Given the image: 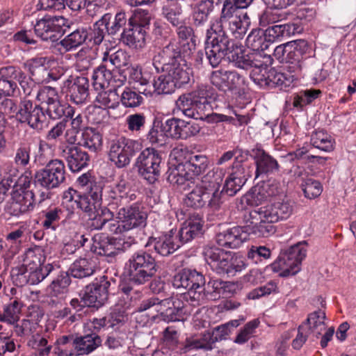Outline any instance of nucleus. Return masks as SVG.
<instances>
[{"label":"nucleus","mask_w":356,"mask_h":356,"mask_svg":"<svg viewBox=\"0 0 356 356\" xmlns=\"http://www.w3.org/2000/svg\"><path fill=\"white\" fill-rule=\"evenodd\" d=\"M267 221L277 222L288 219L293 211V202L288 199H283L265 206Z\"/></svg>","instance_id":"obj_29"},{"label":"nucleus","mask_w":356,"mask_h":356,"mask_svg":"<svg viewBox=\"0 0 356 356\" xmlns=\"http://www.w3.org/2000/svg\"><path fill=\"white\" fill-rule=\"evenodd\" d=\"M89 81L85 76H70L61 86V92L70 100L79 105L85 103L89 95Z\"/></svg>","instance_id":"obj_19"},{"label":"nucleus","mask_w":356,"mask_h":356,"mask_svg":"<svg viewBox=\"0 0 356 356\" xmlns=\"http://www.w3.org/2000/svg\"><path fill=\"white\" fill-rule=\"evenodd\" d=\"M124 269L131 282L142 285L150 281L155 275L157 265L150 254L139 250L130 256Z\"/></svg>","instance_id":"obj_6"},{"label":"nucleus","mask_w":356,"mask_h":356,"mask_svg":"<svg viewBox=\"0 0 356 356\" xmlns=\"http://www.w3.org/2000/svg\"><path fill=\"white\" fill-rule=\"evenodd\" d=\"M194 53V42L181 45L176 38H172L154 56L153 65L157 72L161 70L165 73L177 88H180L190 81L191 70L186 65L185 58Z\"/></svg>","instance_id":"obj_1"},{"label":"nucleus","mask_w":356,"mask_h":356,"mask_svg":"<svg viewBox=\"0 0 356 356\" xmlns=\"http://www.w3.org/2000/svg\"><path fill=\"white\" fill-rule=\"evenodd\" d=\"M36 98L40 102V108L42 110L45 106H49L59 100L56 89L50 86H44L38 90Z\"/></svg>","instance_id":"obj_55"},{"label":"nucleus","mask_w":356,"mask_h":356,"mask_svg":"<svg viewBox=\"0 0 356 356\" xmlns=\"http://www.w3.org/2000/svg\"><path fill=\"white\" fill-rule=\"evenodd\" d=\"M34 197V193L31 191L17 187L12 193L7 211L14 216H19L32 211L35 204Z\"/></svg>","instance_id":"obj_21"},{"label":"nucleus","mask_w":356,"mask_h":356,"mask_svg":"<svg viewBox=\"0 0 356 356\" xmlns=\"http://www.w3.org/2000/svg\"><path fill=\"white\" fill-rule=\"evenodd\" d=\"M108 156L117 168H122L129 165L132 157L140 149V143L134 140L121 136L108 143Z\"/></svg>","instance_id":"obj_8"},{"label":"nucleus","mask_w":356,"mask_h":356,"mask_svg":"<svg viewBox=\"0 0 356 356\" xmlns=\"http://www.w3.org/2000/svg\"><path fill=\"white\" fill-rule=\"evenodd\" d=\"M79 144L91 151L95 152L102 145V136L100 133L92 127L85 128L81 133Z\"/></svg>","instance_id":"obj_43"},{"label":"nucleus","mask_w":356,"mask_h":356,"mask_svg":"<svg viewBox=\"0 0 356 356\" xmlns=\"http://www.w3.org/2000/svg\"><path fill=\"white\" fill-rule=\"evenodd\" d=\"M213 23L216 24L217 29L224 26L229 29L230 35L235 39H241L250 25V19L247 12L237 8L234 0H225L220 18Z\"/></svg>","instance_id":"obj_5"},{"label":"nucleus","mask_w":356,"mask_h":356,"mask_svg":"<svg viewBox=\"0 0 356 356\" xmlns=\"http://www.w3.org/2000/svg\"><path fill=\"white\" fill-rule=\"evenodd\" d=\"M225 170L216 168L208 172L201 178V181L186 195L184 204L191 208L200 209L207 205L213 211L219 210L224 202L225 197L220 191Z\"/></svg>","instance_id":"obj_2"},{"label":"nucleus","mask_w":356,"mask_h":356,"mask_svg":"<svg viewBox=\"0 0 356 356\" xmlns=\"http://www.w3.org/2000/svg\"><path fill=\"white\" fill-rule=\"evenodd\" d=\"M129 188L125 180H120L104 189V202L105 206L115 212L118 209L134 200V194L129 195Z\"/></svg>","instance_id":"obj_18"},{"label":"nucleus","mask_w":356,"mask_h":356,"mask_svg":"<svg viewBox=\"0 0 356 356\" xmlns=\"http://www.w3.org/2000/svg\"><path fill=\"white\" fill-rule=\"evenodd\" d=\"M52 268V266L48 264L40 268L26 269L21 276L25 278V283L35 285L42 282L50 273Z\"/></svg>","instance_id":"obj_51"},{"label":"nucleus","mask_w":356,"mask_h":356,"mask_svg":"<svg viewBox=\"0 0 356 356\" xmlns=\"http://www.w3.org/2000/svg\"><path fill=\"white\" fill-rule=\"evenodd\" d=\"M64 216L63 210L59 207H50L42 211V227L46 229L55 231Z\"/></svg>","instance_id":"obj_44"},{"label":"nucleus","mask_w":356,"mask_h":356,"mask_svg":"<svg viewBox=\"0 0 356 356\" xmlns=\"http://www.w3.org/2000/svg\"><path fill=\"white\" fill-rule=\"evenodd\" d=\"M58 149L60 156L65 159L69 169L72 172H79L88 167L90 156L79 147L62 145Z\"/></svg>","instance_id":"obj_24"},{"label":"nucleus","mask_w":356,"mask_h":356,"mask_svg":"<svg viewBox=\"0 0 356 356\" xmlns=\"http://www.w3.org/2000/svg\"><path fill=\"white\" fill-rule=\"evenodd\" d=\"M92 78L93 88L98 91L107 88L113 81V76L108 65L103 63L94 70Z\"/></svg>","instance_id":"obj_41"},{"label":"nucleus","mask_w":356,"mask_h":356,"mask_svg":"<svg viewBox=\"0 0 356 356\" xmlns=\"http://www.w3.org/2000/svg\"><path fill=\"white\" fill-rule=\"evenodd\" d=\"M70 284V279L67 275H60L54 280L47 289L49 296L58 297L63 293Z\"/></svg>","instance_id":"obj_59"},{"label":"nucleus","mask_w":356,"mask_h":356,"mask_svg":"<svg viewBox=\"0 0 356 356\" xmlns=\"http://www.w3.org/2000/svg\"><path fill=\"white\" fill-rule=\"evenodd\" d=\"M192 7V20L195 26H204L209 19L211 13L213 10V6L209 1H200Z\"/></svg>","instance_id":"obj_39"},{"label":"nucleus","mask_w":356,"mask_h":356,"mask_svg":"<svg viewBox=\"0 0 356 356\" xmlns=\"http://www.w3.org/2000/svg\"><path fill=\"white\" fill-rule=\"evenodd\" d=\"M203 221L199 215L191 217L186 220L179 232V240L180 245L186 243L197 234H199L202 229Z\"/></svg>","instance_id":"obj_35"},{"label":"nucleus","mask_w":356,"mask_h":356,"mask_svg":"<svg viewBox=\"0 0 356 356\" xmlns=\"http://www.w3.org/2000/svg\"><path fill=\"white\" fill-rule=\"evenodd\" d=\"M102 344L101 337L92 333L84 336L76 337L74 340V352L76 355H89Z\"/></svg>","instance_id":"obj_34"},{"label":"nucleus","mask_w":356,"mask_h":356,"mask_svg":"<svg viewBox=\"0 0 356 356\" xmlns=\"http://www.w3.org/2000/svg\"><path fill=\"white\" fill-rule=\"evenodd\" d=\"M171 156L175 160L182 162L194 181L207 170L209 165V159L206 155L191 152L187 147L174 148Z\"/></svg>","instance_id":"obj_10"},{"label":"nucleus","mask_w":356,"mask_h":356,"mask_svg":"<svg viewBox=\"0 0 356 356\" xmlns=\"http://www.w3.org/2000/svg\"><path fill=\"white\" fill-rule=\"evenodd\" d=\"M48 57H35L28 61L32 79L38 83H47Z\"/></svg>","instance_id":"obj_37"},{"label":"nucleus","mask_w":356,"mask_h":356,"mask_svg":"<svg viewBox=\"0 0 356 356\" xmlns=\"http://www.w3.org/2000/svg\"><path fill=\"white\" fill-rule=\"evenodd\" d=\"M129 81L137 84L140 92L146 97L152 95V88L150 84L152 76L149 72L143 71L139 66H132L129 70Z\"/></svg>","instance_id":"obj_31"},{"label":"nucleus","mask_w":356,"mask_h":356,"mask_svg":"<svg viewBox=\"0 0 356 356\" xmlns=\"http://www.w3.org/2000/svg\"><path fill=\"white\" fill-rule=\"evenodd\" d=\"M65 118L71 120V128L65 131V139L68 144L73 145L76 142V135L81 129L83 117L81 113L76 114L73 107L67 106Z\"/></svg>","instance_id":"obj_36"},{"label":"nucleus","mask_w":356,"mask_h":356,"mask_svg":"<svg viewBox=\"0 0 356 356\" xmlns=\"http://www.w3.org/2000/svg\"><path fill=\"white\" fill-rule=\"evenodd\" d=\"M177 164L172 165L167 172V180L173 186H181L186 184V181L195 183L192 177L186 171L184 164L181 161H177Z\"/></svg>","instance_id":"obj_38"},{"label":"nucleus","mask_w":356,"mask_h":356,"mask_svg":"<svg viewBox=\"0 0 356 356\" xmlns=\"http://www.w3.org/2000/svg\"><path fill=\"white\" fill-rule=\"evenodd\" d=\"M31 147L29 144L21 143L15 149L14 163L18 168H26L30 162Z\"/></svg>","instance_id":"obj_60"},{"label":"nucleus","mask_w":356,"mask_h":356,"mask_svg":"<svg viewBox=\"0 0 356 356\" xmlns=\"http://www.w3.org/2000/svg\"><path fill=\"white\" fill-rule=\"evenodd\" d=\"M45 115L40 106L33 105V102L24 98L21 101L16 119L20 123H26L31 128L40 131L42 129Z\"/></svg>","instance_id":"obj_20"},{"label":"nucleus","mask_w":356,"mask_h":356,"mask_svg":"<svg viewBox=\"0 0 356 356\" xmlns=\"http://www.w3.org/2000/svg\"><path fill=\"white\" fill-rule=\"evenodd\" d=\"M87 38L88 33L86 29L79 28L67 35L61 40L60 44L67 51H70L81 45Z\"/></svg>","instance_id":"obj_52"},{"label":"nucleus","mask_w":356,"mask_h":356,"mask_svg":"<svg viewBox=\"0 0 356 356\" xmlns=\"http://www.w3.org/2000/svg\"><path fill=\"white\" fill-rule=\"evenodd\" d=\"M251 51H236L229 57V61L238 68L248 69L251 67Z\"/></svg>","instance_id":"obj_63"},{"label":"nucleus","mask_w":356,"mask_h":356,"mask_svg":"<svg viewBox=\"0 0 356 356\" xmlns=\"http://www.w3.org/2000/svg\"><path fill=\"white\" fill-rule=\"evenodd\" d=\"M308 45L305 40L291 41L287 42L286 57L284 63L303 61V54Z\"/></svg>","instance_id":"obj_47"},{"label":"nucleus","mask_w":356,"mask_h":356,"mask_svg":"<svg viewBox=\"0 0 356 356\" xmlns=\"http://www.w3.org/2000/svg\"><path fill=\"white\" fill-rule=\"evenodd\" d=\"M47 340L40 335H33L32 339L28 342V345L35 349L34 356H48L51 346H47Z\"/></svg>","instance_id":"obj_61"},{"label":"nucleus","mask_w":356,"mask_h":356,"mask_svg":"<svg viewBox=\"0 0 356 356\" xmlns=\"http://www.w3.org/2000/svg\"><path fill=\"white\" fill-rule=\"evenodd\" d=\"M114 213L106 206L99 207L96 212L88 216V225L91 229H102L107 222L113 218Z\"/></svg>","instance_id":"obj_40"},{"label":"nucleus","mask_w":356,"mask_h":356,"mask_svg":"<svg viewBox=\"0 0 356 356\" xmlns=\"http://www.w3.org/2000/svg\"><path fill=\"white\" fill-rule=\"evenodd\" d=\"M94 271V264L87 259L76 260L70 268V275L79 279L92 275Z\"/></svg>","instance_id":"obj_49"},{"label":"nucleus","mask_w":356,"mask_h":356,"mask_svg":"<svg viewBox=\"0 0 356 356\" xmlns=\"http://www.w3.org/2000/svg\"><path fill=\"white\" fill-rule=\"evenodd\" d=\"M230 284L220 280H211L207 284L202 286L199 293L196 295V302L198 304H204L207 301L218 300L222 296L225 295V290Z\"/></svg>","instance_id":"obj_28"},{"label":"nucleus","mask_w":356,"mask_h":356,"mask_svg":"<svg viewBox=\"0 0 356 356\" xmlns=\"http://www.w3.org/2000/svg\"><path fill=\"white\" fill-rule=\"evenodd\" d=\"M260 324V321L257 318L248 322L236 335L234 342L237 344H243L250 339L254 337L257 328Z\"/></svg>","instance_id":"obj_58"},{"label":"nucleus","mask_w":356,"mask_h":356,"mask_svg":"<svg viewBox=\"0 0 356 356\" xmlns=\"http://www.w3.org/2000/svg\"><path fill=\"white\" fill-rule=\"evenodd\" d=\"M307 243L302 241L282 250L270 265L271 270L280 277L295 275L301 270V263L307 255Z\"/></svg>","instance_id":"obj_7"},{"label":"nucleus","mask_w":356,"mask_h":356,"mask_svg":"<svg viewBox=\"0 0 356 356\" xmlns=\"http://www.w3.org/2000/svg\"><path fill=\"white\" fill-rule=\"evenodd\" d=\"M209 78L213 86L224 92H236L246 85L245 77L234 70L218 69L213 71Z\"/></svg>","instance_id":"obj_15"},{"label":"nucleus","mask_w":356,"mask_h":356,"mask_svg":"<svg viewBox=\"0 0 356 356\" xmlns=\"http://www.w3.org/2000/svg\"><path fill=\"white\" fill-rule=\"evenodd\" d=\"M212 90L208 86H200L194 91L181 95L176 101V108L191 118L204 119L211 111L209 99Z\"/></svg>","instance_id":"obj_3"},{"label":"nucleus","mask_w":356,"mask_h":356,"mask_svg":"<svg viewBox=\"0 0 356 356\" xmlns=\"http://www.w3.org/2000/svg\"><path fill=\"white\" fill-rule=\"evenodd\" d=\"M245 169L239 162L234 163L232 171L225 180L222 190L227 195L234 196L238 192L248 179ZM224 195V194L222 193Z\"/></svg>","instance_id":"obj_26"},{"label":"nucleus","mask_w":356,"mask_h":356,"mask_svg":"<svg viewBox=\"0 0 356 356\" xmlns=\"http://www.w3.org/2000/svg\"><path fill=\"white\" fill-rule=\"evenodd\" d=\"M161 160L159 152L151 147L145 148L137 158L139 172L149 183L153 184L158 179Z\"/></svg>","instance_id":"obj_12"},{"label":"nucleus","mask_w":356,"mask_h":356,"mask_svg":"<svg viewBox=\"0 0 356 356\" xmlns=\"http://www.w3.org/2000/svg\"><path fill=\"white\" fill-rule=\"evenodd\" d=\"M325 313L321 310L315 311L310 313L307 319L302 323L301 325H305V330L312 338L318 339L321 336V346L325 348L327 343L332 339L334 333L333 327L326 329L325 323Z\"/></svg>","instance_id":"obj_14"},{"label":"nucleus","mask_w":356,"mask_h":356,"mask_svg":"<svg viewBox=\"0 0 356 356\" xmlns=\"http://www.w3.org/2000/svg\"><path fill=\"white\" fill-rule=\"evenodd\" d=\"M70 28L69 20L64 17L46 15L37 21L34 25V31L42 40L55 42Z\"/></svg>","instance_id":"obj_9"},{"label":"nucleus","mask_w":356,"mask_h":356,"mask_svg":"<svg viewBox=\"0 0 356 356\" xmlns=\"http://www.w3.org/2000/svg\"><path fill=\"white\" fill-rule=\"evenodd\" d=\"M95 101L99 107L115 108L119 105V95L116 90H99Z\"/></svg>","instance_id":"obj_53"},{"label":"nucleus","mask_w":356,"mask_h":356,"mask_svg":"<svg viewBox=\"0 0 356 356\" xmlns=\"http://www.w3.org/2000/svg\"><path fill=\"white\" fill-rule=\"evenodd\" d=\"M179 300L175 301L172 298H165L161 300V308L158 312L168 321H176L179 320L181 309L179 307Z\"/></svg>","instance_id":"obj_46"},{"label":"nucleus","mask_w":356,"mask_h":356,"mask_svg":"<svg viewBox=\"0 0 356 356\" xmlns=\"http://www.w3.org/2000/svg\"><path fill=\"white\" fill-rule=\"evenodd\" d=\"M266 37V33L262 31L254 30L248 35L246 45L252 51L264 52L271 44Z\"/></svg>","instance_id":"obj_45"},{"label":"nucleus","mask_w":356,"mask_h":356,"mask_svg":"<svg viewBox=\"0 0 356 356\" xmlns=\"http://www.w3.org/2000/svg\"><path fill=\"white\" fill-rule=\"evenodd\" d=\"M163 127L168 136L174 139H187L196 136L200 131L197 123L175 118L165 120Z\"/></svg>","instance_id":"obj_22"},{"label":"nucleus","mask_w":356,"mask_h":356,"mask_svg":"<svg viewBox=\"0 0 356 356\" xmlns=\"http://www.w3.org/2000/svg\"><path fill=\"white\" fill-rule=\"evenodd\" d=\"M110 280L105 275L96 278L86 287L82 294V301L87 307H99L104 305L108 298Z\"/></svg>","instance_id":"obj_16"},{"label":"nucleus","mask_w":356,"mask_h":356,"mask_svg":"<svg viewBox=\"0 0 356 356\" xmlns=\"http://www.w3.org/2000/svg\"><path fill=\"white\" fill-rule=\"evenodd\" d=\"M168 136L163 124L159 121H154L147 134V139L152 145L162 146L165 144Z\"/></svg>","instance_id":"obj_54"},{"label":"nucleus","mask_w":356,"mask_h":356,"mask_svg":"<svg viewBox=\"0 0 356 356\" xmlns=\"http://www.w3.org/2000/svg\"><path fill=\"white\" fill-rule=\"evenodd\" d=\"M152 88V95L170 94L174 92L177 88L175 83L171 81L164 73L154 80Z\"/></svg>","instance_id":"obj_56"},{"label":"nucleus","mask_w":356,"mask_h":356,"mask_svg":"<svg viewBox=\"0 0 356 356\" xmlns=\"http://www.w3.org/2000/svg\"><path fill=\"white\" fill-rule=\"evenodd\" d=\"M248 238L249 234L244 227L234 226L216 234V241L220 247L236 249Z\"/></svg>","instance_id":"obj_25"},{"label":"nucleus","mask_w":356,"mask_h":356,"mask_svg":"<svg viewBox=\"0 0 356 356\" xmlns=\"http://www.w3.org/2000/svg\"><path fill=\"white\" fill-rule=\"evenodd\" d=\"M146 117L141 113L131 114L126 118L127 128L132 132H140L144 129Z\"/></svg>","instance_id":"obj_64"},{"label":"nucleus","mask_w":356,"mask_h":356,"mask_svg":"<svg viewBox=\"0 0 356 356\" xmlns=\"http://www.w3.org/2000/svg\"><path fill=\"white\" fill-rule=\"evenodd\" d=\"M312 145L324 152H331L334 149V140L323 130L314 131L311 136Z\"/></svg>","instance_id":"obj_48"},{"label":"nucleus","mask_w":356,"mask_h":356,"mask_svg":"<svg viewBox=\"0 0 356 356\" xmlns=\"http://www.w3.org/2000/svg\"><path fill=\"white\" fill-rule=\"evenodd\" d=\"M302 31V27L300 24L296 23H287L270 26L266 29L265 33L271 43V41L281 40L284 38L294 35Z\"/></svg>","instance_id":"obj_33"},{"label":"nucleus","mask_w":356,"mask_h":356,"mask_svg":"<svg viewBox=\"0 0 356 356\" xmlns=\"http://www.w3.org/2000/svg\"><path fill=\"white\" fill-rule=\"evenodd\" d=\"M204 254L207 264L217 274L222 275L227 272L230 252L217 247H208L204 249Z\"/></svg>","instance_id":"obj_27"},{"label":"nucleus","mask_w":356,"mask_h":356,"mask_svg":"<svg viewBox=\"0 0 356 356\" xmlns=\"http://www.w3.org/2000/svg\"><path fill=\"white\" fill-rule=\"evenodd\" d=\"M205 284L204 275L195 269L184 268L178 272L173 278L172 284L177 289L188 291L190 298L196 301V295Z\"/></svg>","instance_id":"obj_17"},{"label":"nucleus","mask_w":356,"mask_h":356,"mask_svg":"<svg viewBox=\"0 0 356 356\" xmlns=\"http://www.w3.org/2000/svg\"><path fill=\"white\" fill-rule=\"evenodd\" d=\"M229 34V29L224 26L217 29L216 24L213 22L207 29L204 49L206 58L211 67H217L231 51L232 45Z\"/></svg>","instance_id":"obj_4"},{"label":"nucleus","mask_w":356,"mask_h":356,"mask_svg":"<svg viewBox=\"0 0 356 356\" xmlns=\"http://www.w3.org/2000/svg\"><path fill=\"white\" fill-rule=\"evenodd\" d=\"M182 10L180 6L172 3L163 7L162 13L166 19L175 26H178L181 24L179 19Z\"/></svg>","instance_id":"obj_62"},{"label":"nucleus","mask_w":356,"mask_h":356,"mask_svg":"<svg viewBox=\"0 0 356 356\" xmlns=\"http://www.w3.org/2000/svg\"><path fill=\"white\" fill-rule=\"evenodd\" d=\"M112 15L109 13L104 15L100 19L96 22L91 29L90 33H88V37L90 41L96 45L100 44L106 34L108 33V25L110 24Z\"/></svg>","instance_id":"obj_42"},{"label":"nucleus","mask_w":356,"mask_h":356,"mask_svg":"<svg viewBox=\"0 0 356 356\" xmlns=\"http://www.w3.org/2000/svg\"><path fill=\"white\" fill-rule=\"evenodd\" d=\"M147 218V213L136 204L129 207H123L119 209L117 213V218L122 222L123 227L127 231L145 227Z\"/></svg>","instance_id":"obj_23"},{"label":"nucleus","mask_w":356,"mask_h":356,"mask_svg":"<svg viewBox=\"0 0 356 356\" xmlns=\"http://www.w3.org/2000/svg\"><path fill=\"white\" fill-rule=\"evenodd\" d=\"M256 164V177L261 174L272 173L279 170L277 161L262 149L252 150Z\"/></svg>","instance_id":"obj_32"},{"label":"nucleus","mask_w":356,"mask_h":356,"mask_svg":"<svg viewBox=\"0 0 356 356\" xmlns=\"http://www.w3.org/2000/svg\"><path fill=\"white\" fill-rule=\"evenodd\" d=\"M103 63L108 65V67L113 66L114 67H121L125 66L128 63V56L127 53L118 49L113 51L112 49L106 51L102 57Z\"/></svg>","instance_id":"obj_50"},{"label":"nucleus","mask_w":356,"mask_h":356,"mask_svg":"<svg viewBox=\"0 0 356 356\" xmlns=\"http://www.w3.org/2000/svg\"><path fill=\"white\" fill-rule=\"evenodd\" d=\"M140 90L136 92L130 88H125L120 95V102L126 108H135L139 106L143 102Z\"/></svg>","instance_id":"obj_57"},{"label":"nucleus","mask_w":356,"mask_h":356,"mask_svg":"<svg viewBox=\"0 0 356 356\" xmlns=\"http://www.w3.org/2000/svg\"><path fill=\"white\" fill-rule=\"evenodd\" d=\"M65 174L64 162L58 159H51L36 172L35 182L47 189L55 188L65 181Z\"/></svg>","instance_id":"obj_11"},{"label":"nucleus","mask_w":356,"mask_h":356,"mask_svg":"<svg viewBox=\"0 0 356 356\" xmlns=\"http://www.w3.org/2000/svg\"><path fill=\"white\" fill-rule=\"evenodd\" d=\"M136 24L131 27L124 30L122 33V41L134 49H141L145 45L146 28L149 24V16L147 11L143 10L135 15Z\"/></svg>","instance_id":"obj_13"},{"label":"nucleus","mask_w":356,"mask_h":356,"mask_svg":"<svg viewBox=\"0 0 356 356\" xmlns=\"http://www.w3.org/2000/svg\"><path fill=\"white\" fill-rule=\"evenodd\" d=\"M175 233L176 231L172 229L169 233L149 241L147 245L153 243L154 250L158 254L162 256H168L180 247V243L178 241Z\"/></svg>","instance_id":"obj_30"}]
</instances>
